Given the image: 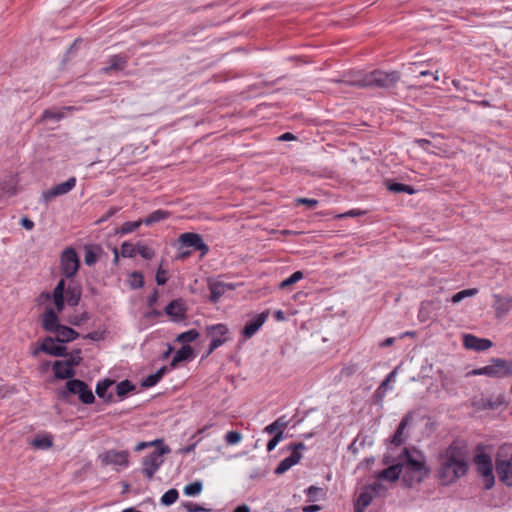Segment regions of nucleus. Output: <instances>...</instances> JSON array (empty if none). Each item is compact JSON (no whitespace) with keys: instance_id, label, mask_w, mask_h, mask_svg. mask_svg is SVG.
<instances>
[{"instance_id":"obj_32","label":"nucleus","mask_w":512,"mask_h":512,"mask_svg":"<svg viewBox=\"0 0 512 512\" xmlns=\"http://www.w3.org/2000/svg\"><path fill=\"white\" fill-rule=\"evenodd\" d=\"M170 216V212L158 209L150 213L143 221L144 224L150 226L154 223L160 222L167 219Z\"/></svg>"},{"instance_id":"obj_23","label":"nucleus","mask_w":512,"mask_h":512,"mask_svg":"<svg viewBox=\"0 0 512 512\" xmlns=\"http://www.w3.org/2000/svg\"><path fill=\"white\" fill-rule=\"evenodd\" d=\"M54 333L56 334L54 339L60 343L71 342L79 337V333L76 330L62 324Z\"/></svg>"},{"instance_id":"obj_36","label":"nucleus","mask_w":512,"mask_h":512,"mask_svg":"<svg viewBox=\"0 0 512 512\" xmlns=\"http://www.w3.org/2000/svg\"><path fill=\"white\" fill-rule=\"evenodd\" d=\"M306 495L309 502H316L326 495L323 488L317 486H310L306 489Z\"/></svg>"},{"instance_id":"obj_47","label":"nucleus","mask_w":512,"mask_h":512,"mask_svg":"<svg viewBox=\"0 0 512 512\" xmlns=\"http://www.w3.org/2000/svg\"><path fill=\"white\" fill-rule=\"evenodd\" d=\"M164 445V442L162 439H156L154 441H150V442H139L136 446H135V451L139 452V451H142L148 447H152L154 446L155 448L157 447H160Z\"/></svg>"},{"instance_id":"obj_61","label":"nucleus","mask_w":512,"mask_h":512,"mask_svg":"<svg viewBox=\"0 0 512 512\" xmlns=\"http://www.w3.org/2000/svg\"><path fill=\"white\" fill-rule=\"evenodd\" d=\"M197 444H198V442H194L188 446L183 447L182 449H180V453L186 455V454L193 452L195 450Z\"/></svg>"},{"instance_id":"obj_50","label":"nucleus","mask_w":512,"mask_h":512,"mask_svg":"<svg viewBox=\"0 0 512 512\" xmlns=\"http://www.w3.org/2000/svg\"><path fill=\"white\" fill-rule=\"evenodd\" d=\"M63 117H64V112H62V111H53V110H50V109L45 110L43 112V114H42V119L43 120L53 119L55 121H59Z\"/></svg>"},{"instance_id":"obj_24","label":"nucleus","mask_w":512,"mask_h":512,"mask_svg":"<svg viewBox=\"0 0 512 512\" xmlns=\"http://www.w3.org/2000/svg\"><path fill=\"white\" fill-rule=\"evenodd\" d=\"M65 280L61 279L53 290L52 298L58 313H61L65 307L66 300L64 298Z\"/></svg>"},{"instance_id":"obj_16","label":"nucleus","mask_w":512,"mask_h":512,"mask_svg":"<svg viewBox=\"0 0 512 512\" xmlns=\"http://www.w3.org/2000/svg\"><path fill=\"white\" fill-rule=\"evenodd\" d=\"M164 311L174 322H181L186 319L187 308L182 299L172 300Z\"/></svg>"},{"instance_id":"obj_5","label":"nucleus","mask_w":512,"mask_h":512,"mask_svg":"<svg viewBox=\"0 0 512 512\" xmlns=\"http://www.w3.org/2000/svg\"><path fill=\"white\" fill-rule=\"evenodd\" d=\"M170 453V448L168 445H162L160 447L155 448L151 453L146 455L142 460V472L145 477L151 480L156 471L163 463L162 456Z\"/></svg>"},{"instance_id":"obj_18","label":"nucleus","mask_w":512,"mask_h":512,"mask_svg":"<svg viewBox=\"0 0 512 512\" xmlns=\"http://www.w3.org/2000/svg\"><path fill=\"white\" fill-rule=\"evenodd\" d=\"M268 316H269V311L266 310V311H263L262 313L258 314L255 318H253L249 322H247L242 330V336L245 339L251 338L261 328V326L265 323Z\"/></svg>"},{"instance_id":"obj_62","label":"nucleus","mask_w":512,"mask_h":512,"mask_svg":"<svg viewBox=\"0 0 512 512\" xmlns=\"http://www.w3.org/2000/svg\"><path fill=\"white\" fill-rule=\"evenodd\" d=\"M158 299V291L155 289L153 293L148 297L147 302L149 306H153Z\"/></svg>"},{"instance_id":"obj_8","label":"nucleus","mask_w":512,"mask_h":512,"mask_svg":"<svg viewBox=\"0 0 512 512\" xmlns=\"http://www.w3.org/2000/svg\"><path fill=\"white\" fill-rule=\"evenodd\" d=\"M474 462L477 472L483 477L484 488L486 490L491 489L495 484L491 457L486 453H480L474 457Z\"/></svg>"},{"instance_id":"obj_31","label":"nucleus","mask_w":512,"mask_h":512,"mask_svg":"<svg viewBox=\"0 0 512 512\" xmlns=\"http://www.w3.org/2000/svg\"><path fill=\"white\" fill-rule=\"evenodd\" d=\"M127 65V58L122 55H113L109 59V66L105 68V71H120L123 70Z\"/></svg>"},{"instance_id":"obj_46","label":"nucleus","mask_w":512,"mask_h":512,"mask_svg":"<svg viewBox=\"0 0 512 512\" xmlns=\"http://www.w3.org/2000/svg\"><path fill=\"white\" fill-rule=\"evenodd\" d=\"M137 254L141 255L146 260H150L154 257L155 252L152 248L144 244H137Z\"/></svg>"},{"instance_id":"obj_35","label":"nucleus","mask_w":512,"mask_h":512,"mask_svg":"<svg viewBox=\"0 0 512 512\" xmlns=\"http://www.w3.org/2000/svg\"><path fill=\"white\" fill-rule=\"evenodd\" d=\"M136 386L129 380H123L116 386V394L120 398L125 397L128 393L134 391Z\"/></svg>"},{"instance_id":"obj_9","label":"nucleus","mask_w":512,"mask_h":512,"mask_svg":"<svg viewBox=\"0 0 512 512\" xmlns=\"http://www.w3.org/2000/svg\"><path fill=\"white\" fill-rule=\"evenodd\" d=\"M129 452L127 450H106L98 455V461L102 467L109 465L128 467L129 466Z\"/></svg>"},{"instance_id":"obj_30","label":"nucleus","mask_w":512,"mask_h":512,"mask_svg":"<svg viewBox=\"0 0 512 512\" xmlns=\"http://www.w3.org/2000/svg\"><path fill=\"white\" fill-rule=\"evenodd\" d=\"M210 302L217 303L221 296L225 293L226 285L222 282H212L209 284Z\"/></svg>"},{"instance_id":"obj_22","label":"nucleus","mask_w":512,"mask_h":512,"mask_svg":"<svg viewBox=\"0 0 512 512\" xmlns=\"http://www.w3.org/2000/svg\"><path fill=\"white\" fill-rule=\"evenodd\" d=\"M54 375L57 379H73L75 375L74 368L66 361L57 360L53 363Z\"/></svg>"},{"instance_id":"obj_57","label":"nucleus","mask_w":512,"mask_h":512,"mask_svg":"<svg viewBox=\"0 0 512 512\" xmlns=\"http://www.w3.org/2000/svg\"><path fill=\"white\" fill-rule=\"evenodd\" d=\"M166 271L159 268L156 273V282L158 285H164L167 282Z\"/></svg>"},{"instance_id":"obj_4","label":"nucleus","mask_w":512,"mask_h":512,"mask_svg":"<svg viewBox=\"0 0 512 512\" xmlns=\"http://www.w3.org/2000/svg\"><path fill=\"white\" fill-rule=\"evenodd\" d=\"M341 82L358 88L383 87L384 73L380 70H374L369 73L357 72L352 75L344 76Z\"/></svg>"},{"instance_id":"obj_29","label":"nucleus","mask_w":512,"mask_h":512,"mask_svg":"<svg viewBox=\"0 0 512 512\" xmlns=\"http://www.w3.org/2000/svg\"><path fill=\"white\" fill-rule=\"evenodd\" d=\"M168 369L169 368L167 366L161 367L154 374H151L146 379H144L142 382V386L145 388L155 386L163 378Z\"/></svg>"},{"instance_id":"obj_39","label":"nucleus","mask_w":512,"mask_h":512,"mask_svg":"<svg viewBox=\"0 0 512 512\" xmlns=\"http://www.w3.org/2000/svg\"><path fill=\"white\" fill-rule=\"evenodd\" d=\"M179 493L176 489L172 488L166 491L161 497V503L165 506H170L177 501Z\"/></svg>"},{"instance_id":"obj_28","label":"nucleus","mask_w":512,"mask_h":512,"mask_svg":"<svg viewBox=\"0 0 512 512\" xmlns=\"http://www.w3.org/2000/svg\"><path fill=\"white\" fill-rule=\"evenodd\" d=\"M114 384L113 380L105 379L103 381L98 382L96 386V394L99 398L104 399L106 402L113 401V394L108 393V389Z\"/></svg>"},{"instance_id":"obj_15","label":"nucleus","mask_w":512,"mask_h":512,"mask_svg":"<svg viewBox=\"0 0 512 512\" xmlns=\"http://www.w3.org/2000/svg\"><path fill=\"white\" fill-rule=\"evenodd\" d=\"M76 185V178L70 177L67 181L53 186L42 193V199L48 203L53 198L70 192Z\"/></svg>"},{"instance_id":"obj_45","label":"nucleus","mask_w":512,"mask_h":512,"mask_svg":"<svg viewBox=\"0 0 512 512\" xmlns=\"http://www.w3.org/2000/svg\"><path fill=\"white\" fill-rule=\"evenodd\" d=\"M505 398L503 395H498L495 399H487L483 407L486 409H497L498 407L504 405Z\"/></svg>"},{"instance_id":"obj_2","label":"nucleus","mask_w":512,"mask_h":512,"mask_svg":"<svg viewBox=\"0 0 512 512\" xmlns=\"http://www.w3.org/2000/svg\"><path fill=\"white\" fill-rule=\"evenodd\" d=\"M467 471L466 448L459 442L451 443L440 456L439 479L442 484L449 485L466 475Z\"/></svg>"},{"instance_id":"obj_20","label":"nucleus","mask_w":512,"mask_h":512,"mask_svg":"<svg viewBox=\"0 0 512 512\" xmlns=\"http://www.w3.org/2000/svg\"><path fill=\"white\" fill-rule=\"evenodd\" d=\"M496 473L502 483L512 487V461L496 460Z\"/></svg>"},{"instance_id":"obj_60","label":"nucleus","mask_w":512,"mask_h":512,"mask_svg":"<svg viewBox=\"0 0 512 512\" xmlns=\"http://www.w3.org/2000/svg\"><path fill=\"white\" fill-rule=\"evenodd\" d=\"M21 225L27 230H32L34 228V222L27 217H23L21 219Z\"/></svg>"},{"instance_id":"obj_43","label":"nucleus","mask_w":512,"mask_h":512,"mask_svg":"<svg viewBox=\"0 0 512 512\" xmlns=\"http://www.w3.org/2000/svg\"><path fill=\"white\" fill-rule=\"evenodd\" d=\"M302 278H303V272L302 271H296L291 276H289L287 279L283 280L280 283L279 287L281 289H285V288L295 284L296 282H298Z\"/></svg>"},{"instance_id":"obj_52","label":"nucleus","mask_w":512,"mask_h":512,"mask_svg":"<svg viewBox=\"0 0 512 512\" xmlns=\"http://www.w3.org/2000/svg\"><path fill=\"white\" fill-rule=\"evenodd\" d=\"M241 434L237 431H229L226 435H225V440L227 442V444L229 445H234V444H237L241 441Z\"/></svg>"},{"instance_id":"obj_51","label":"nucleus","mask_w":512,"mask_h":512,"mask_svg":"<svg viewBox=\"0 0 512 512\" xmlns=\"http://www.w3.org/2000/svg\"><path fill=\"white\" fill-rule=\"evenodd\" d=\"M65 361L68 362V364L71 365L73 368L75 366L80 365V363L82 362L81 349L73 350V352L70 354V358Z\"/></svg>"},{"instance_id":"obj_14","label":"nucleus","mask_w":512,"mask_h":512,"mask_svg":"<svg viewBox=\"0 0 512 512\" xmlns=\"http://www.w3.org/2000/svg\"><path fill=\"white\" fill-rule=\"evenodd\" d=\"M55 342L57 341L53 337H45L40 347L35 349L32 355L36 356L38 352L41 351L55 357H66L68 355L67 348L65 346L55 345Z\"/></svg>"},{"instance_id":"obj_34","label":"nucleus","mask_w":512,"mask_h":512,"mask_svg":"<svg viewBox=\"0 0 512 512\" xmlns=\"http://www.w3.org/2000/svg\"><path fill=\"white\" fill-rule=\"evenodd\" d=\"M52 445L53 438L51 435L48 434L43 436L37 435L32 441V446L37 449H49L50 447H52Z\"/></svg>"},{"instance_id":"obj_64","label":"nucleus","mask_w":512,"mask_h":512,"mask_svg":"<svg viewBox=\"0 0 512 512\" xmlns=\"http://www.w3.org/2000/svg\"><path fill=\"white\" fill-rule=\"evenodd\" d=\"M233 512H250V508L247 505L242 504L237 506Z\"/></svg>"},{"instance_id":"obj_38","label":"nucleus","mask_w":512,"mask_h":512,"mask_svg":"<svg viewBox=\"0 0 512 512\" xmlns=\"http://www.w3.org/2000/svg\"><path fill=\"white\" fill-rule=\"evenodd\" d=\"M142 224L143 221L141 219L137 221H127L121 226V228L118 230V233L121 235L129 234L137 230Z\"/></svg>"},{"instance_id":"obj_44","label":"nucleus","mask_w":512,"mask_h":512,"mask_svg":"<svg viewBox=\"0 0 512 512\" xmlns=\"http://www.w3.org/2000/svg\"><path fill=\"white\" fill-rule=\"evenodd\" d=\"M137 254V245L129 242H124L121 245V255L125 258L134 257Z\"/></svg>"},{"instance_id":"obj_1","label":"nucleus","mask_w":512,"mask_h":512,"mask_svg":"<svg viewBox=\"0 0 512 512\" xmlns=\"http://www.w3.org/2000/svg\"><path fill=\"white\" fill-rule=\"evenodd\" d=\"M429 473L423 453L415 448H404L397 463L386 468V481L401 478L406 487L420 483Z\"/></svg>"},{"instance_id":"obj_17","label":"nucleus","mask_w":512,"mask_h":512,"mask_svg":"<svg viewBox=\"0 0 512 512\" xmlns=\"http://www.w3.org/2000/svg\"><path fill=\"white\" fill-rule=\"evenodd\" d=\"M463 345L466 349L474 351H485L493 346L489 339L478 338L472 334H465L463 337Z\"/></svg>"},{"instance_id":"obj_3","label":"nucleus","mask_w":512,"mask_h":512,"mask_svg":"<svg viewBox=\"0 0 512 512\" xmlns=\"http://www.w3.org/2000/svg\"><path fill=\"white\" fill-rule=\"evenodd\" d=\"M71 395H77L83 404H92L95 401L92 390L80 379L68 380L65 386L57 391L58 398L65 402H70Z\"/></svg>"},{"instance_id":"obj_7","label":"nucleus","mask_w":512,"mask_h":512,"mask_svg":"<svg viewBox=\"0 0 512 512\" xmlns=\"http://www.w3.org/2000/svg\"><path fill=\"white\" fill-rule=\"evenodd\" d=\"M205 331L206 335L211 338L207 355L231 339L229 328L223 323L206 326Z\"/></svg>"},{"instance_id":"obj_54","label":"nucleus","mask_w":512,"mask_h":512,"mask_svg":"<svg viewBox=\"0 0 512 512\" xmlns=\"http://www.w3.org/2000/svg\"><path fill=\"white\" fill-rule=\"evenodd\" d=\"M85 264L88 266H92L97 262V254L96 252L89 248L85 252V258H84Z\"/></svg>"},{"instance_id":"obj_55","label":"nucleus","mask_w":512,"mask_h":512,"mask_svg":"<svg viewBox=\"0 0 512 512\" xmlns=\"http://www.w3.org/2000/svg\"><path fill=\"white\" fill-rule=\"evenodd\" d=\"M184 508L187 512H202V511H209V509H206L196 503L192 502H186L183 504Z\"/></svg>"},{"instance_id":"obj_37","label":"nucleus","mask_w":512,"mask_h":512,"mask_svg":"<svg viewBox=\"0 0 512 512\" xmlns=\"http://www.w3.org/2000/svg\"><path fill=\"white\" fill-rule=\"evenodd\" d=\"M198 337L199 332L195 329H191L179 334L176 338V341L187 345V343L195 341Z\"/></svg>"},{"instance_id":"obj_27","label":"nucleus","mask_w":512,"mask_h":512,"mask_svg":"<svg viewBox=\"0 0 512 512\" xmlns=\"http://www.w3.org/2000/svg\"><path fill=\"white\" fill-rule=\"evenodd\" d=\"M494 307L497 316L506 314L512 309V297H501L500 295H494Z\"/></svg>"},{"instance_id":"obj_13","label":"nucleus","mask_w":512,"mask_h":512,"mask_svg":"<svg viewBox=\"0 0 512 512\" xmlns=\"http://www.w3.org/2000/svg\"><path fill=\"white\" fill-rule=\"evenodd\" d=\"M179 250L185 247H191L194 251H200L201 256L209 252V246L203 241V238L198 233L186 232L179 236Z\"/></svg>"},{"instance_id":"obj_63","label":"nucleus","mask_w":512,"mask_h":512,"mask_svg":"<svg viewBox=\"0 0 512 512\" xmlns=\"http://www.w3.org/2000/svg\"><path fill=\"white\" fill-rule=\"evenodd\" d=\"M321 508L319 505H308V506H304L302 508V511L303 512H317L319 511Z\"/></svg>"},{"instance_id":"obj_49","label":"nucleus","mask_w":512,"mask_h":512,"mask_svg":"<svg viewBox=\"0 0 512 512\" xmlns=\"http://www.w3.org/2000/svg\"><path fill=\"white\" fill-rule=\"evenodd\" d=\"M17 193V190L15 187L9 185L8 183H1L0 184V200L5 196H14Z\"/></svg>"},{"instance_id":"obj_12","label":"nucleus","mask_w":512,"mask_h":512,"mask_svg":"<svg viewBox=\"0 0 512 512\" xmlns=\"http://www.w3.org/2000/svg\"><path fill=\"white\" fill-rule=\"evenodd\" d=\"M60 262L61 270L65 277L71 278L77 273L80 261L74 248H66L61 254Z\"/></svg>"},{"instance_id":"obj_26","label":"nucleus","mask_w":512,"mask_h":512,"mask_svg":"<svg viewBox=\"0 0 512 512\" xmlns=\"http://www.w3.org/2000/svg\"><path fill=\"white\" fill-rule=\"evenodd\" d=\"M81 288L77 285H68L64 291V298L69 306H77L81 299Z\"/></svg>"},{"instance_id":"obj_10","label":"nucleus","mask_w":512,"mask_h":512,"mask_svg":"<svg viewBox=\"0 0 512 512\" xmlns=\"http://www.w3.org/2000/svg\"><path fill=\"white\" fill-rule=\"evenodd\" d=\"M288 449L291 450L290 456L284 458L278 466L275 468L274 473L276 475L284 474L288 471L292 466L296 465L302 459L301 451L306 449V445L303 442L291 443L288 446Z\"/></svg>"},{"instance_id":"obj_42","label":"nucleus","mask_w":512,"mask_h":512,"mask_svg":"<svg viewBox=\"0 0 512 512\" xmlns=\"http://www.w3.org/2000/svg\"><path fill=\"white\" fill-rule=\"evenodd\" d=\"M203 485L200 481H194L184 488V493L187 496H196L202 491Z\"/></svg>"},{"instance_id":"obj_56","label":"nucleus","mask_w":512,"mask_h":512,"mask_svg":"<svg viewBox=\"0 0 512 512\" xmlns=\"http://www.w3.org/2000/svg\"><path fill=\"white\" fill-rule=\"evenodd\" d=\"M296 203L306 205L309 208H315L318 205V200L311 198H297Z\"/></svg>"},{"instance_id":"obj_21","label":"nucleus","mask_w":512,"mask_h":512,"mask_svg":"<svg viewBox=\"0 0 512 512\" xmlns=\"http://www.w3.org/2000/svg\"><path fill=\"white\" fill-rule=\"evenodd\" d=\"M41 325L46 332L54 333L61 325L57 312L52 308L45 310L41 316Z\"/></svg>"},{"instance_id":"obj_19","label":"nucleus","mask_w":512,"mask_h":512,"mask_svg":"<svg viewBox=\"0 0 512 512\" xmlns=\"http://www.w3.org/2000/svg\"><path fill=\"white\" fill-rule=\"evenodd\" d=\"M412 421V412H408L407 414L404 415L392 437L391 444L399 446L405 442L407 435L404 433V431L409 425L412 424Z\"/></svg>"},{"instance_id":"obj_53","label":"nucleus","mask_w":512,"mask_h":512,"mask_svg":"<svg viewBox=\"0 0 512 512\" xmlns=\"http://www.w3.org/2000/svg\"><path fill=\"white\" fill-rule=\"evenodd\" d=\"M358 370V366L356 364H349L344 366L340 371L341 378H347L353 375Z\"/></svg>"},{"instance_id":"obj_59","label":"nucleus","mask_w":512,"mask_h":512,"mask_svg":"<svg viewBox=\"0 0 512 512\" xmlns=\"http://www.w3.org/2000/svg\"><path fill=\"white\" fill-rule=\"evenodd\" d=\"M274 425H276V427L278 428V430H283L284 428L287 427L288 425V422L284 419V417H280L278 419H276L274 422H273Z\"/></svg>"},{"instance_id":"obj_41","label":"nucleus","mask_w":512,"mask_h":512,"mask_svg":"<svg viewBox=\"0 0 512 512\" xmlns=\"http://www.w3.org/2000/svg\"><path fill=\"white\" fill-rule=\"evenodd\" d=\"M400 81V74L396 71L391 73H386V90H389L390 93L396 94V92L392 91L394 86Z\"/></svg>"},{"instance_id":"obj_6","label":"nucleus","mask_w":512,"mask_h":512,"mask_svg":"<svg viewBox=\"0 0 512 512\" xmlns=\"http://www.w3.org/2000/svg\"><path fill=\"white\" fill-rule=\"evenodd\" d=\"M377 481L368 485L363 492H361L354 503V512H365L367 506L370 505L373 495L379 493L382 489V482L384 481V469L378 471Z\"/></svg>"},{"instance_id":"obj_33","label":"nucleus","mask_w":512,"mask_h":512,"mask_svg":"<svg viewBox=\"0 0 512 512\" xmlns=\"http://www.w3.org/2000/svg\"><path fill=\"white\" fill-rule=\"evenodd\" d=\"M386 189L391 192H394V193H407V194L415 193V189L410 185H406V184H402V183H394V182H389V181H386Z\"/></svg>"},{"instance_id":"obj_40","label":"nucleus","mask_w":512,"mask_h":512,"mask_svg":"<svg viewBox=\"0 0 512 512\" xmlns=\"http://www.w3.org/2000/svg\"><path fill=\"white\" fill-rule=\"evenodd\" d=\"M477 293H478L477 288H470V289H465V290L459 291L453 295L452 302L459 303L464 298L475 296Z\"/></svg>"},{"instance_id":"obj_58","label":"nucleus","mask_w":512,"mask_h":512,"mask_svg":"<svg viewBox=\"0 0 512 512\" xmlns=\"http://www.w3.org/2000/svg\"><path fill=\"white\" fill-rule=\"evenodd\" d=\"M119 211L118 207H110L108 211L99 219V222L107 221L109 218L114 216Z\"/></svg>"},{"instance_id":"obj_25","label":"nucleus","mask_w":512,"mask_h":512,"mask_svg":"<svg viewBox=\"0 0 512 512\" xmlns=\"http://www.w3.org/2000/svg\"><path fill=\"white\" fill-rule=\"evenodd\" d=\"M194 356V350L190 345H183L174 355L170 368H175L180 362L187 361Z\"/></svg>"},{"instance_id":"obj_11","label":"nucleus","mask_w":512,"mask_h":512,"mask_svg":"<svg viewBox=\"0 0 512 512\" xmlns=\"http://www.w3.org/2000/svg\"><path fill=\"white\" fill-rule=\"evenodd\" d=\"M505 367L504 359L492 358L490 365L473 369L467 373V376L485 375L491 378H504L506 377Z\"/></svg>"},{"instance_id":"obj_48","label":"nucleus","mask_w":512,"mask_h":512,"mask_svg":"<svg viewBox=\"0 0 512 512\" xmlns=\"http://www.w3.org/2000/svg\"><path fill=\"white\" fill-rule=\"evenodd\" d=\"M130 285L132 288L134 289H137V288H141L143 287L144 285V279H143V276L140 272H133L131 275H130Z\"/></svg>"}]
</instances>
